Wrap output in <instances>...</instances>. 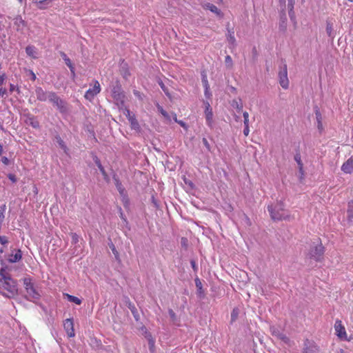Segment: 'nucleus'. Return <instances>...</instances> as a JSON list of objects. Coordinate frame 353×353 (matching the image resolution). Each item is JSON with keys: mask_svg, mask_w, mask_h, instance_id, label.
<instances>
[{"mask_svg": "<svg viewBox=\"0 0 353 353\" xmlns=\"http://www.w3.org/2000/svg\"><path fill=\"white\" fill-rule=\"evenodd\" d=\"M270 330L271 334L276 339L281 340L283 343L288 344L290 343V339L280 330L279 327L275 326H270Z\"/></svg>", "mask_w": 353, "mask_h": 353, "instance_id": "8", "label": "nucleus"}, {"mask_svg": "<svg viewBox=\"0 0 353 353\" xmlns=\"http://www.w3.org/2000/svg\"><path fill=\"white\" fill-rule=\"evenodd\" d=\"M14 24L17 27L16 29L17 31L22 30L26 26V23L20 15L14 18Z\"/></svg>", "mask_w": 353, "mask_h": 353, "instance_id": "17", "label": "nucleus"}, {"mask_svg": "<svg viewBox=\"0 0 353 353\" xmlns=\"http://www.w3.org/2000/svg\"><path fill=\"white\" fill-rule=\"evenodd\" d=\"M125 116L127 117L129 122L130 123L131 128L134 130H138L140 128L138 121L137 120L134 114H131L129 109H125Z\"/></svg>", "mask_w": 353, "mask_h": 353, "instance_id": "12", "label": "nucleus"}, {"mask_svg": "<svg viewBox=\"0 0 353 353\" xmlns=\"http://www.w3.org/2000/svg\"><path fill=\"white\" fill-rule=\"evenodd\" d=\"M294 0H288V10L290 9H294Z\"/></svg>", "mask_w": 353, "mask_h": 353, "instance_id": "55", "label": "nucleus"}, {"mask_svg": "<svg viewBox=\"0 0 353 353\" xmlns=\"http://www.w3.org/2000/svg\"><path fill=\"white\" fill-rule=\"evenodd\" d=\"M195 285L197 289V294L200 298H203L204 296V292L202 288L201 281L199 278L195 279Z\"/></svg>", "mask_w": 353, "mask_h": 353, "instance_id": "24", "label": "nucleus"}, {"mask_svg": "<svg viewBox=\"0 0 353 353\" xmlns=\"http://www.w3.org/2000/svg\"><path fill=\"white\" fill-rule=\"evenodd\" d=\"M29 74H30L31 80L35 81L36 78H37L35 74L32 70L29 71Z\"/></svg>", "mask_w": 353, "mask_h": 353, "instance_id": "59", "label": "nucleus"}, {"mask_svg": "<svg viewBox=\"0 0 353 353\" xmlns=\"http://www.w3.org/2000/svg\"><path fill=\"white\" fill-rule=\"evenodd\" d=\"M27 54L32 58H36V48L33 46H28L26 48Z\"/></svg>", "mask_w": 353, "mask_h": 353, "instance_id": "29", "label": "nucleus"}, {"mask_svg": "<svg viewBox=\"0 0 353 353\" xmlns=\"http://www.w3.org/2000/svg\"><path fill=\"white\" fill-rule=\"evenodd\" d=\"M149 345L150 346V349L154 346V341L152 339L149 340Z\"/></svg>", "mask_w": 353, "mask_h": 353, "instance_id": "64", "label": "nucleus"}, {"mask_svg": "<svg viewBox=\"0 0 353 353\" xmlns=\"http://www.w3.org/2000/svg\"><path fill=\"white\" fill-rule=\"evenodd\" d=\"M6 75L5 73L0 74V87L3 84Z\"/></svg>", "mask_w": 353, "mask_h": 353, "instance_id": "52", "label": "nucleus"}, {"mask_svg": "<svg viewBox=\"0 0 353 353\" xmlns=\"http://www.w3.org/2000/svg\"><path fill=\"white\" fill-rule=\"evenodd\" d=\"M239 310L238 308L235 307L233 309V310L232 311V313H231V323H233L234 321H235L237 319L238 316H239Z\"/></svg>", "mask_w": 353, "mask_h": 353, "instance_id": "37", "label": "nucleus"}, {"mask_svg": "<svg viewBox=\"0 0 353 353\" xmlns=\"http://www.w3.org/2000/svg\"><path fill=\"white\" fill-rule=\"evenodd\" d=\"M324 252L325 248L321 243H313L311 245L307 256L311 259H314L315 261L320 262L323 259Z\"/></svg>", "mask_w": 353, "mask_h": 353, "instance_id": "3", "label": "nucleus"}, {"mask_svg": "<svg viewBox=\"0 0 353 353\" xmlns=\"http://www.w3.org/2000/svg\"><path fill=\"white\" fill-rule=\"evenodd\" d=\"M205 119L207 125L210 127L212 126L213 123V113L212 108H210V103L208 102H205Z\"/></svg>", "mask_w": 353, "mask_h": 353, "instance_id": "13", "label": "nucleus"}, {"mask_svg": "<svg viewBox=\"0 0 353 353\" xmlns=\"http://www.w3.org/2000/svg\"><path fill=\"white\" fill-rule=\"evenodd\" d=\"M7 94V90L6 88H0V97H3L4 95Z\"/></svg>", "mask_w": 353, "mask_h": 353, "instance_id": "57", "label": "nucleus"}, {"mask_svg": "<svg viewBox=\"0 0 353 353\" xmlns=\"http://www.w3.org/2000/svg\"><path fill=\"white\" fill-rule=\"evenodd\" d=\"M243 119H244V121H243L244 125H249V119H248L249 114H248V112H244L243 114Z\"/></svg>", "mask_w": 353, "mask_h": 353, "instance_id": "46", "label": "nucleus"}, {"mask_svg": "<svg viewBox=\"0 0 353 353\" xmlns=\"http://www.w3.org/2000/svg\"><path fill=\"white\" fill-rule=\"evenodd\" d=\"M6 210V205H2L0 206V224H2L4 221Z\"/></svg>", "mask_w": 353, "mask_h": 353, "instance_id": "34", "label": "nucleus"}, {"mask_svg": "<svg viewBox=\"0 0 353 353\" xmlns=\"http://www.w3.org/2000/svg\"><path fill=\"white\" fill-rule=\"evenodd\" d=\"M204 83H205V95L207 97H210L211 94L210 93V91H209V85H208V81L205 80L204 81Z\"/></svg>", "mask_w": 353, "mask_h": 353, "instance_id": "45", "label": "nucleus"}, {"mask_svg": "<svg viewBox=\"0 0 353 353\" xmlns=\"http://www.w3.org/2000/svg\"><path fill=\"white\" fill-rule=\"evenodd\" d=\"M231 105L236 110V111L238 112H241L242 109H243V104L241 103V99H239V101H236V100H233L232 101V103H231Z\"/></svg>", "mask_w": 353, "mask_h": 353, "instance_id": "31", "label": "nucleus"}, {"mask_svg": "<svg viewBox=\"0 0 353 353\" xmlns=\"http://www.w3.org/2000/svg\"><path fill=\"white\" fill-rule=\"evenodd\" d=\"M202 142H203L204 146L205 147L206 150L208 152H210L211 151V147H210V145L208 141L207 140V139L206 138H203Z\"/></svg>", "mask_w": 353, "mask_h": 353, "instance_id": "44", "label": "nucleus"}, {"mask_svg": "<svg viewBox=\"0 0 353 353\" xmlns=\"http://www.w3.org/2000/svg\"><path fill=\"white\" fill-rule=\"evenodd\" d=\"M315 115L317 121V128L319 131H321L323 130L322 116L319 110L316 109L315 110Z\"/></svg>", "mask_w": 353, "mask_h": 353, "instance_id": "25", "label": "nucleus"}, {"mask_svg": "<svg viewBox=\"0 0 353 353\" xmlns=\"http://www.w3.org/2000/svg\"><path fill=\"white\" fill-rule=\"evenodd\" d=\"M55 139H56V141L57 142V143L59 144V145L60 146V148L61 149H63L64 150V152H66L67 150H68V148L67 146L65 145L64 141L62 140V139L60 137V136L57 135L55 137Z\"/></svg>", "mask_w": 353, "mask_h": 353, "instance_id": "32", "label": "nucleus"}, {"mask_svg": "<svg viewBox=\"0 0 353 353\" xmlns=\"http://www.w3.org/2000/svg\"><path fill=\"white\" fill-rule=\"evenodd\" d=\"M23 281L26 292V298L34 302L36 300H39L41 297V294L35 287L34 283L32 282L31 279L30 277H26L23 279Z\"/></svg>", "mask_w": 353, "mask_h": 353, "instance_id": "2", "label": "nucleus"}, {"mask_svg": "<svg viewBox=\"0 0 353 353\" xmlns=\"http://www.w3.org/2000/svg\"><path fill=\"white\" fill-rule=\"evenodd\" d=\"M114 181H115V185L117 187V190L119 191V194L121 195H124L125 194V189L123 187L121 183L120 182L119 179L117 178L115 176L113 177Z\"/></svg>", "mask_w": 353, "mask_h": 353, "instance_id": "27", "label": "nucleus"}, {"mask_svg": "<svg viewBox=\"0 0 353 353\" xmlns=\"http://www.w3.org/2000/svg\"><path fill=\"white\" fill-rule=\"evenodd\" d=\"M249 132H250L249 125H244L243 134L247 137L249 134Z\"/></svg>", "mask_w": 353, "mask_h": 353, "instance_id": "54", "label": "nucleus"}, {"mask_svg": "<svg viewBox=\"0 0 353 353\" xmlns=\"http://www.w3.org/2000/svg\"><path fill=\"white\" fill-rule=\"evenodd\" d=\"M175 121L176 123H178L183 128H186V124L183 121H177V119H175Z\"/></svg>", "mask_w": 353, "mask_h": 353, "instance_id": "60", "label": "nucleus"}, {"mask_svg": "<svg viewBox=\"0 0 353 353\" xmlns=\"http://www.w3.org/2000/svg\"><path fill=\"white\" fill-rule=\"evenodd\" d=\"M70 235L72 237V243H73V244L77 243L79 242V236L76 233H73V232H72L70 234Z\"/></svg>", "mask_w": 353, "mask_h": 353, "instance_id": "43", "label": "nucleus"}, {"mask_svg": "<svg viewBox=\"0 0 353 353\" xmlns=\"http://www.w3.org/2000/svg\"><path fill=\"white\" fill-rule=\"evenodd\" d=\"M22 258V252L21 250H17L15 254H11L9 255L8 261L10 263H16L19 261Z\"/></svg>", "mask_w": 353, "mask_h": 353, "instance_id": "21", "label": "nucleus"}, {"mask_svg": "<svg viewBox=\"0 0 353 353\" xmlns=\"http://www.w3.org/2000/svg\"><path fill=\"white\" fill-rule=\"evenodd\" d=\"M63 327L69 337L74 336V323L72 319H65L63 323Z\"/></svg>", "mask_w": 353, "mask_h": 353, "instance_id": "11", "label": "nucleus"}, {"mask_svg": "<svg viewBox=\"0 0 353 353\" xmlns=\"http://www.w3.org/2000/svg\"><path fill=\"white\" fill-rule=\"evenodd\" d=\"M268 210L270 214L271 219L274 221L290 219V215L288 210L284 208L282 203H276L274 205H268Z\"/></svg>", "mask_w": 353, "mask_h": 353, "instance_id": "1", "label": "nucleus"}, {"mask_svg": "<svg viewBox=\"0 0 353 353\" xmlns=\"http://www.w3.org/2000/svg\"><path fill=\"white\" fill-rule=\"evenodd\" d=\"M121 196H123V201L124 207L127 208L129 204L128 198L125 195V193L124 194V195H121Z\"/></svg>", "mask_w": 353, "mask_h": 353, "instance_id": "50", "label": "nucleus"}, {"mask_svg": "<svg viewBox=\"0 0 353 353\" xmlns=\"http://www.w3.org/2000/svg\"><path fill=\"white\" fill-rule=\"evenodd\" d=\"M152 203H154V206H155L156 208H158L157 202V201L155 200V199L154 198V196H152Z\"/></svg>", "mask_w": 353, "mask_h": 353, "instance_id": "63", "label": "nucleus"}, {"mask_svg": "<svg viewBox=\"0 0 353 353\" xmlns=\"http://www.w3.org/2000/svg\"><path fill=\"white\" fill-rule=\"evenodd\" d=\"M10 268L8 266L2 267L0 269V278L1 277H8L10 276V274L8 272ZM1 280V279H0Z\"/></svg>", "mask_w": 353, "mask_h": 353, "instance_id": "33", "label": "nucleus"}, {"mask_svg": "<svg viewBox=\"0 0 353 353\" xmlns=\"http://www.w3.org/2000/svg\"><path fill=\"white\" fill-rule=\"evenodd\" d=\"M303 345V353H319V347L314 341L305 339Z\"/></svg>", "mask_w": 353, "mask_h": 353, "instance_id": "9", "label": "nucleus"}, {"mask_svg": "<svg viewBox=\"0 0 353 353\" xmlns=\"http://www.w3.org/2000/svg\"><path fill=\"white\" fill-rule=\"evenodd\" d=\"M94 161L95 164L97 165V166L98 167V168L99 169L101 173L103 176L104 179L105 180H108V174L105 172V170L104 168L103 167V165H101L99 159L97 157H94Z\"/></svg>", "mask_w": 353, "mask_h": 353, "instance_id": "22", "label": "nucleus"}, {"mask_svg": "<svg viewBox=\"0 0 353 353\" xmlns=\"http://www.w3.org/2000/svg\"><path fill=\"white\" fill-rule=\"evenodd\" d=\"M128 308L130 310L135 320L137 321H138L139 320V314L138 310L136 308V307L134 306V305L130 303L128 305Z\"/></svg>", "mask_w": 353, "mask_h": 353, "instance_id": "28", "label": "nucleus"}, {"mask_svg": "<svg viewBox=\"0 0 353 353\" xmlns=\"http://www.w3.org/2000/svg\"><path fill=\"white\" fill-rule=\"evenodd\" d=\"M334 329L336 333V335L343 339L346 336V332L344 326L341 324V321L339 320L336 321L334 324Z\"/></svg>", "mask_w": 353, "mask_h": 353, "instance_id": "14", "label": "nucleus"}, {"mask_svg": "<svg viewBox=\"0 0 353 353\" xmlns=\"http://www.w3.org/2000/svg\"><path fill=\"white\" fill-rule=\"evenodd\" d=\"M53 92L52 91H45L41 87H36L35 88L37 99L42 102L50 101V99L52 97Z\"/></svg>", "mask_w": 353, "mask_h": 353, "instance_id": "7", "label": "nucleus"}, {"mask_svg": "<svg viewBox=\"0 0 353 353\" xmlns=\"http://www.w3.org/2000/svg\"><path fill=\"white\" fill-rule=\"evenodd\" d=\"M168 314H169V316L170 317L171 321L174 323H176L178 321V318H177V316L175 314V312L173 311V310L172 309H169L168 310Z\"/></svg>", "mask_w": 353, "mask_h": 353, "instance_id": "36", "label": "nucleus"}, {"mask_svg": "<svg viewBox=\"0 0 353 353\" xmlns=\"http://www.w3.org/2000/svg\"><path fill=\"white\" fill-rule=\"evenodd\" d=\"M1 161L5 165H8L10 163V161L6 157H2Z\"/></svg>", "mask_w": 353, "mask_h": 353, "instance_id": "58", "label": "nucleus"}, {"mask_svg": "<svg viewBox=\"0 0 353 353\" xmlns=\"http://www.w3.org/2000/svg\"><path fill=\"white\" fill-rule=\"evenodd\" d=\"M294 160L296 161V162L298 164L299 170H301V166L303 165V164L301 161V154L299 153H296L295 154Z\"/></svg>", "mask_w": 353, "mask_h": 353, "instance_id": "39", "label": "nucleus"}, {"mask_svg": "<svg viewBox=\"0 0 353 353\" xmlns=\"http://www.w3.org/2000/svg\"><path fill=\"white\" fill-rule=\"evenodd\" d=\"M60 55L64 60L66 65L70 68L72 77L75 76L74 68L71 62V60L67 57L66 54L63 52H60Z\"/></svg>", "mask_w": 353, "mask_h": 353, "instance_id": "19", "label": "nucleus"}, {"mask_svg": "<svg viewBox=\"0 0 353 353\" xmlns=\"http://www.w3.org/2000/svg\"><path fill=\"white\" fill-rule=\"evenodd\" d=\"M109 247L112 250L115 257L117 259L119 257V252L116 250V248H115L114 245L113 244V243L111 242L110 243H109Z\"/></svg>", "mask_w": 353, "mask_h": 353, "instance_id": "42", "label": "nucleus"}, {"mask_svg": "<svg viewBox=\"0 0 353 353\" xmlns=\"http://www.w3.org/2000/svg\"><path fill=\"white\" fill-rule=\"evenodd\" d=\"M288 14H289V17L290 18V19L294 21V23H295L296 21H295V14H294V12L293 10V9H290L288 10Z\"/></svg>", "mask_w": 353, "mask_h": 353, "instance_id": "47", "label": "nucleus"}, {"mask_svg": "<svg viewBox=\"0 0 353 353\" xmlns=\"http://www.w3.org/2000/svg\"><path fill=\"white\" fill-rule=\"evenodd\" d=\"M8 177L12 183H16L17 181L16 176L13 174H8Z\"/></svg>", "mask_w": 353, "mask_h": 353, "instance_id": "51", "label": "nucleus"}, {"mask_svg": "<svg viewBox=\"0 0 353 353\" xmlns=\"http://www.w3.org/2000/svg\"><path fill=\"white\" fill-rule=\"evenodd\" d=\"M184 183L190 188V190H193L194 188V184L193 182L186 178L183 179Z\"/></svg>", "mask_w": 353, "mask_h": 353, "instance_id": "41", "label": "nucleus"}, {"mask_svg": "<svg viewBox=\"0 0 353 353\" xmlns=\"http://www.w3.org/2000/svg\"><path fill=\"white\" fill-rule=\"evenodd\" d=\"M64 296H66L68 301L70 302L74 303L77 305L81 304V300L77 296L68 294H64Z\"/></svg>", "mask_w": 353, "mask_h": 353, "instance_id": "30", "label": "nucleus"}, {"mask_svg": "<svg viewBox=\"0 0 353 353\" xmlns=\"http://www.w3.org/2000/svg\"><path fill=\"white\" fill-rule=\"evenodd\" d=\"M52 105L59 111L61 114L67 113L69 110L68 103L61 99L56 92H53L52 97L50 99V101Z\"/></svg>", "mask_w": 353, "mask_h": 353, "instance_id": "5", "label": "nucleus"}, {"mask_svg": "<svg viewBox=\"0 0 353 353\" xmlns=\"http://www.w3.org/2000/svg\"><path fill=\"white\" fill-rule=\"evenodd\" d=\"M286 28H287V18H286L285 13L283 12L281 14L280 22H279V29H280V30L284 32V31H285Z\"/></svg>", "mask_w": 353, "mask_h": 353, "instance_id": "23", "label": "nucleus"}, {"mask_svg": "<svg viewBox=\"0 0 353 353\" xmlns=\"http://www.w3.org/2000/svg\"><path fill=\"white\" fill-rule=\"evenodd\" d=\"M159 83V86L161 87V88L163 90V91L164 92V93L166 94V96L168 97H170V93L168 92V88L165 85V84L163 83V81L161 80L159 81H158Z\"/></svg>", "mask_w": 353, "mask_h": 353, "instance_id": "40", "label": "nucleus"}, {"mask_svg": "<svg viewBox=\"0 0 353 353\" xmlns=\"http://www.w3.org/2000/svg\"><path fill=\"white\" fill-rule=\"evenodd\" d=\"M278 76L281 86L284 89H287L289 86V80L288 78L287 64L284 60H281Z\"/></svg>", "mask_w": 353, "mask_h": 353, "instance_id": "6", "label": "nucleus"}, {"mask_svg": "<svg viewBox=\"0 0 353 353\" xmlns=\"http://www.w3.org/2000/svg\"><path fill=\"white\" fill-rule=\"evenodd\" d=\"M206 8L209 9L211 12L215 13L216 15L221 17L223 16L221 11L214 4L208 3L206 4Z\"/></svg>", "mask_w": 353, "mask_h": 353, "instance_id": "26", "label": "nucleus"}, {"mask_svg": "<svg viewBox=\"0 0 353 353\" xmlns=\"http://www.w3.org/2000/svg\"><path fill=\"white\" fill-rule=\"evenodd\" d=\"M120 217L124 221H126V218L125 217L122 210H121V208H120Z\"/></svg>", "mask_w": 353, "mask_h": 353, "instance_id": "62", "label": "nucleus"}, {"mask_svg": "<svg viewBox=\"0 0 353 353\" xmlns=\"http://www.w3.org/2000/svg\"><path fill=\"white\" fill-rule=\"evenodd\" d=\"M158 110L165 117H168V114L165 110H163V108L158 104L157 105Z\"/></svg>", "mask_w": 353, "mask_h": 353, "instance_id": "48", "label": "nucleus"}, {"mask_svg": "<svg viewBox=\"0 0 353 353\" xmlns=\"http://www.w3.org/2000/svg\"><path fill=\"white\" fill-rule=\"evenodd\" d=\"M225 64L228 68H231L233 65L232 57L230 55H227L225 58Z\"/></svg>", "mask_w": 353, "mask_h": 353, "instance_id": "38", "label": "nucleus"}, {"mask_svg": "<svg viewBox=\"0 0 353 353\" xmlns=\"http://www.w3.org/2000/svg\"><path fill=\"white\" fill-rule=\"evenodd\" d=\"M300 174V179H302L304 175L303 165L301 166V170H299Z\"/></svg>", "mask_w": 353, "mask_h": 353, "instance_id": "61", "label": "nucleus"}, {"mask_svg": "<svg viewBox=\"0 0 353 353\" xmlns=\"http://www.w3.org/2000/svg\"><path fill=\"white\" fill-rule=\"evenodd\" d=\"M347 216L349 221H351L353 219V206L350 202L348 203V209L347 210Z\"/></svg>", "mask_w": 353, "mask_h": 353, "instance_id": "35", "label": "nucleus"}, {"mask_svg": "<svg viewBox=\"0 0 353 353\" xmlns=\"http://www.w3.org/2000/svg\"><path fill=\"white\" fill-rule=\"evenodd\" d=\"M228 33L226 34L228 41L232 46L236 45V39L234 37V32L233 29L230 28V23H228L227 26Z\"/></svg>", "mask_w": 353, "mask_h": 353, "instance_id": "18", "label": "nucleus"}, {"mask_svg": "<svg viewBox=\"0 0 353 353\" xmlns=\"http://www.w3.org/2000/svg\"><path fill=\"white\" fill-rule=\"evenodd\" d=\"M100 91H101L100 84L97 81H96L94 87L92 88L88 89L86 91L84 97L86 99L91 101L94 98V97L98 93L100 92Z\"/></svg>", "mask_w": 353, "mask_h": 353, "instance_id": "10", "label": "nucleus"}, {"mask_svg": "<svg viewBox=\"0 0 353 353\" xmlns=\"http://www.w3.org/2000/svg\"><path fill=\"white\" fill-rule=\"evenodd\" d=\"M8 243V238L5 236L0 235V243L2 245H6Z\"/></svg>", "mask_w": 353, "mask_h": 353, "instance_id": "49", "label": "nucleus"}, {"mask_svg": "<svg viewBox=\"0 0 353 353\" xmlns=\"http://www.w3.org/2000/svg\"><path fill=\"white\" fill-rule=\"evenodd\" d=\"M14 90H17L18 93L20 92V90H19V88H16L14 85L10 83V92L12 93Z\"/></svg>", "mask_w": 353, "mask_h": 353, "instance_id": "53", "label": "nucleus"}, {"mask_svg": "<svg viewBox=\"0 0 353 353\" xmlns=\"http://www.w3.org/2000/svg\"><path fill=\"white\" fill-rule=\"evenodd\" d=\"M112 97L117 101V103L123 104L125 101V94L122 90L121 85L119 81L117 80L112 82L110 85Z\"/></svg>", "mask_w": 353, "mask_h": 353, "instance_id": "4", "label": "nucleus"}, {"mask_svg": "<svg viewBox=\"0 0 353 353\" xmlns=\"http://www.w3.org/2000/svg\"><path fill=\"white\" fill-rule=\"evenodd\" d=\"M341 170L346 174L353 173V157L349 158L341 166Z\"/></svg>", "mask_w": 353, "mask_h": 353, "instance_id": "15", "label": "nucleus"}, {"mask_svg": "<svg viewBox=\"0 0 353 353\" xmlns=\"http://www.w3.org/2000/svg\"><path fill=\"white\" fill-rule=\"evenodd\" d=\"M52 0H32L33 3L36 4H42L47 1H51Z\"/></svg>", "mask_w": 353, "mask_h": 353, "instance_id": "56", "label": "nucleus"}, {"mask_svg": "<svg viewBox=\"0 0 353 353\" xmlns=\"http://www.w3.org/2000/svg\"><path fill=\"white\" fill-rule=\"evenodd\" d=\"M26 123L31 125L34 128H38L39 127V123L36 118L32 114H27Z\"/></svg>", "mask_w": 353, "mask_h": 353, "instance_id": "20", "label": "nucleus"}, {"mask_svg": "<svg viewBox=\"0 0 353 353\" xmlns=\"http://www.w3.org/2000/svg\"><path fill=\"white\" fill-rule=\"evenodd\" d=\"M326 33L327 36L331 39H334L336 36V31L334 30L333 23L330 20L326 21Z\"/></svg>", "mask_w": 353, "mask_h": 353, "instance_id": "16", "label": "nucleus"}]
</instances>
